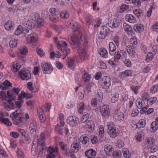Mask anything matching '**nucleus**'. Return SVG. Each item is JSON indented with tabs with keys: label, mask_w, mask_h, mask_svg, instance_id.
I'll return each mask as SVG.
<instances>
[{
	"label": "nucleus",
	"mask_w": 158,
	"mask_h": 158,
	"mask_svg": "<svg viewBox=\"0 0 158 158\" xmlns=\"http://www.w3.org/2000/svg\"><path fill=\"white\" fill-rule=\"evenodd\" d=\"M79 26L77 22H73L72 20L71 22L70 21L67 26L68 28H70L72 30V31L74 32V35H70L68 37L71 46L73 48H75L78 46L80 39L83 41L85 44L88 43L89 40V38L87 35H82L79 29Z\"/></svg>",
	"instance_id": "nucleus-1"
},
{
	"label": "nucleus",
	"mask_w": 158,
	"mask_h": 158,
	"mask_svg": "<svg viewBox=\"0 0 158 158\" xmlns=\"http://www.w3.org/2000/svg\"><path fill=\"white\" fill-rule=\"evenodd\" d=\"M54 41L57 46L60 52H52L50 53V58L53 59L55 57L59 58L62 55L63 56V59H64L67 55L70 53V49L68 48L67 44L65 40L62 37H55L53 38Z\"/></svg>",
	"instance_id": "nucleus-2"
},
{
	"label": "nucleus",
	"mask_w": 158,
	"mask_h": 158,
	"mask_svg": "<svg viewBox=\"0 0 158 158\" xmlns=\"http://www.w3.org/2000/svg\"><path fill=\"white\" fill-rule=\"evenodd\" d=\"M106 127L107 132L110 137L114 138L118 135L119 131L115 127L113 122H109L107 123Z\"/></svg>",
	"instance_id": "nucleus-3"
},
{
	"label": "nucleus",
	"mask_w": 158,
	"mask_h": 158,
	"mask_svg": "<svg viewBox=\"0 0 158 158\" xmlns=\"http://www.w3.org/2000/svg\"><path fill=\"white\" fill-rule=\"evenodd\" d=\"M144 145L152 153L156 152L158 150L157 146L156 144V140L152 137H149L146 139L144 142Z\"/></svg>",
	"instance_id": "nucleus-4"
},
{
	"label": "nucleus",
	"mask_w": 158,
	"mask_h": 158,
	"mask_svg": "<svg viewBox=\"0 0 158 158\" xmlns=\"http://www.w3.org/2000/svg\"><path fill=\"white\" fill-rule=\"evenodd\" d=\"M79 45L76 48L78 47L77 49V52L80 58L82 60L86 59L88 58L89 55L86 48L82 47H79Z\"/></svg>",
	"instance_id": "nucleus-5"
},
{
	"label": "nucleus",
	"mask_w": 158,
	"mask_h": 158,
	"mask_svg": "<svg viewBox=\"0 0 158 158\" xmlns=\"http://www.w3.org/2000/svg\"><path fill=\"white\" fill-rule=\"evenodd\" d=\"M67 122L70 126L74 127L78 125L79 119L78 118L75 116H70L67 118Z\"/></svg>",
	"instance_id": "nucleus-6"
},
{
	"label": "nucleus",
	"mask_w": 158,
	"mask_h": 158,
	"mask_svg": "<svg viewBox=\"0 0 158 158\" xmlns=\"http://www.w3.org/2000/svg\"><path fill=\"white\" fill-rule=\"evenodd\" d=\"M42 69L44 73L50 74L53 70V68L51 64L48 62H43L41 64Z\"/></svg>",
	"instance_id": "nucleus-7"
},
{
	"label": "nucleus",
	"mask_w": 158,
	"mask_h": 158,
	"mask_svg": "<svg viewBox=\"0 0 158 158\" xmlns=\"http://www.w3.org/2000/svg\"><path fill=\"white\" fill-rule=\"evenodd\" d=\"M31 72L28 70L22 69L20 71V78L22 80L28 81L31 78Z\"/></svg>",
	"instance_id": "nucleus-8"
},
{
	"label": "nucleus",
	"mask_w": 158,
	"mask_h": 158,
	"mask_svg": "<svg viewBox=\"0 0 158 158\" xmlns=\"http://www.w3.org/2000/svg\"><path fill=\"white\" fill-rule=\"evenodd\" d=\"M100 112L102 117L106 118L109 117L110 115L109 106L106 105H103L100 107Z\"/></svg>",
	"instance_id": "nucleus-9"
},
{
	"label": "nucleus",
	"mask_w": 158,
	"mask_h": 158,
	"mask_svg": "<svg viewBox=\"0 0 158 158\" xmlns=\"http://www.w3.org/2000/svg\"><path fill=\"white\" fill-rule=\"evenodd\" d=\"M49 154L47 155V158H55L58 155V149L57 147L50 146L48 149Z\"/></svg>",
	"instance_id": "nucleus-10"
},
{
	"label": "nucleus",
	"mask_w": 158,
	"mask_h": 158,
	"mask_svg": "<svg viewBox=\"0 0 158 158\" xmlns=\"http://www.w3.org/2000/svg\"><path fill=\"white\" fill-rule=\"evenodd\" d=\"M38 40V35L34 33L28 35L26 38L27 43L29 44L35 43Z\"/></svg>",
	"instance_id": "nucleus-11"
},
{
	"label": "nucleus",
	"mask_w": 158,
	"mask_h": 158,
	"mask_svg": "<svg viewBox=\"0 0 158 158\" xmlns=\"http://www.w3.org/2000/svg\"><path fill=\"white\" fill-rule=\"evenodd\" d=\"M28 52L27 47L24 46L20 48V63H24L26 60V55Z\"/></svg>",
	"instance_id": "nucleus-12"
},
{
	"label": "nucleus",
	"mask_w": 158,
	"mask_h": 158,
	"mask_svg": "<svg viewBox=\"0 0 158 158\" xmlns=\"http://www.w3.org/2000/svg\"><path fill=\"white\" fill-rule=\"evenodd\" d=\"M101 81L102 86L104 89H107L111 85V80L109 77L106 76L104 77Z\"/></svg>",
	"instance_id": "nucleus-13"
},
{
	"label": "nucleus",
	"mask_w": 158,
	"mask_h": 158,
	"mask_svg": "<svg viewBox=\"0 0 158 158\" xmlns=\"http://www.w3.org/2000/svg\"><path fill=\"white\" fill-rule=\"evenodd\" d=\"M76 141H74L71 144V151L73 153H77L80 147V142L77 137L74 138Z\"/></svg>",
	"instance_id": "nucleus-14"
},
{
	"label": "nucleus",
	"mask_w": 158,
	"mask_h": 158,
	"mask_svg": "<svg viewBox=\"0 0 158 158\" xmlns=\"http://www.w3.org/2000/svg\"><path fill=\"white\" fill-rule=\"evenodd\" d=\"M18 110H16L10 115V117L12 118L14 124L16 125H19L20 123V113H18Z\"/></svg>",
	"instance_id": "nucleus-15"
},
{
	"label": "nucleus",
	"mask_w": 158,
	"mask_h": 158,
	"mask_svg": "<svg viewBox=\"0 0 158 158\" xmlns=\"http://www.w3.org/2000/svg\"><path fill=\"white\" fill-rule=\"evenodd\" d=\"M81 72L82 74V79L83 81L85 82H88L91 78V76L86 72L84 69L83 68L81 69Z\"/></svg>",
	"instance_id": "nucleus-16"
},
{
	"label": "nucleus",
	"mask_w": 158,
	"mask_h": 158,
	"mask_svg": "<svg viewBox=\"0 0 158 158\" xmlns=\"http://www.w3.org/2000/svg\"><path fill=\"white\" fill-rule=\"evenodd\" d=\"M104 150L107 156H111L114 151V148L112 145L108 144L105 146Z\"/></svg>",
	"instance_id": "nucleus-17"
},
{
	"label": "nucleus",
	"mask_w": 158,
	"mask_h": 158,
	"mask_svg": "<svg viewBox=\"0 0 158 158\" xmlns=\"http://www.w3.org/2000/svg\"><path fill=\"white\" fill-rule=\"evenodd\" d=\"M145 137V134L142 131H139L136 132L135 135L136 141L137 142L142 141Z\"/></svg>",
	"instance_id": "nucleus-18"
},
{
	"label": "nucleus",
	"mask_w": 158,
	"mask_h": 158,
	"mask_svg": "<svg viewBox=\"0 0 158 158\" xmlns=\"http://www.w3.org/2000/svg\"><path fill=\"white\" fill-rule=\"evenodd\" d=\"M123 29L128 35H132L134 34V32L132 30V28L128 24L126 23H123Z\"/></svg>",
	"instance_id": "nucleus-19"
},
{
	"label": "nucleus",
	"mask_w": 158,
	"mask_h": 158,
	"mask_svg": "<svg viewBox=\"0 0 158 158\" xmlns=\"http://www.w3.org/2000/svg\"><path fill=\"white\" fill-rule=\"evenodd\" d=\"M7 98L8 99L7 100V102L11 106H13V107L14 108V103L12 102L14 99V94L12 93V91H8L7 92Z\"/></svg>",
	"instance_id": "nucleus-20"
},
{
	"label": "nucleus",
	"mask_w": 158,
	"mask_h": 158,
	"mask_svg": "<svg viewBox=\"0 0 158 158\" xmlns=\"http://www.w3.org/2000/svg\"><path fill=\"white\" fill-rule=\"evenodd\" d=\"M85 127L87 130L89 132H92L94 128V123L92 120H88L86 122Z\"/></svg>",
	"instance_id": "nucleus-21"
},
{
	"label": "nucleus",
	"mask_w": 158,
	"mask_h": 158,
	"mask_svg": "<svg viewBox=\"0 0 158 158\" xmlns=\"http://www.w3.org/2000/svg\"><path fill=\"white\" fill-rule=\"evenodd\" d=\"M115 116L117 119L119 121H123L124 118V113L120 110L116 109L115 111Z\"/></svg>",
	"instance_id": "nucleus-22"
},
{
	"label": "nucleus",
	"mask_w": 158,
	"mask_h": 158,
	"mask_svg": "<svg viewBox=\"0 0 158 158\" xmlns=\"http://www.w3.org/2000/svg\"><path fill=\"white\" fill-rule=\"evenodd\" d=\"M35 23L31 20L29 19L26 20L25 22H23V25L26 28H28L29 29H31L34 27L35 26Z\"/></svg>",
	"instance_id": "nucleus-23"
},
{
	"label": "nucleus",
	"mask_w": 158,
	"mask_h": 158,
	"mask_svg": "<svg viewBox=\"0 0 158 158\" xmlns=\"http://www.w3.org/2000/svg\"><path fill=\"white\" fill-rule=\"evenodd\" d=\"M31 133L34 136L36 134V131L37 127V124L35 121L31 122L29 126Z\"/></svg>",
	"instance_id": "nucleus-24"
},
{
	"label": "nucleus",
	"mask_w": 158,
	"mask_h": 158,
	"mask_svg": "<svg viewBox=\"0 0 158 158\" xmlns=\"http://www.w3.org/2000/svg\"><path fill=\"white\" fill-rule=\"evenodd\" d=\"M108 31V29L106 26H103L101 27V31L100 32L99 38L100 39H103L105 38L106 32Z\"/></svg>",
	"instance_id": "nucleus-25"
},
{
	"label": "nucleus",
	"mask_w": 158,
	"mask_h": 158,
	"mask_svg": "<svg viewBox=\"0 0 158 158\" xmlns=\"http://www.w3.org/2000/svg\"><path fill=\"white\" fill-rule=\"evenodd\" d=\"M12 84L10 83L7 80H6L2 84L0 85V88L1 89L6 90L9 89V87H11Z\"/></svg>",
	"instance_id": "nucleus-26"
},
{
	"label": "nucleus",
	"mask_w": 158,
	"mask_h": 158,
	"mask_svg": "<svg viewBox=\"0 0 158 158\" xmlns=\"http://www.w3.org/2000/svg\"><path fill=\"white\" fill-rule=\"evenodd\" d=\"M135 103L137 108L139 109L147 106L145 101L140 98H138L136 100Z\"/></svg>",
	"instance_id": "nucleus-27"
},
{
	"label": "nucleus",
	"mask_w": 158,
	"mask_h": 158,
	"mask_svg": "<svg viewBox=\"0 0 158 158\" xmlns=\"http://www.w3.org/2000/svg\"><path fill=\"white\" fill-rule=\"evenodd\" d=\"M144 26L141 23H138L134 25V29L137 33H141L144 29Z\"/></svg>",
	"instance_id": "nucleus-28"
},
{
	"label": "nucleus",
	"mask_w": 158,
	"mask_h": 158,
	"mask_svg": "<svg viewBox=\"0 0 158 158\" xmlns=\"http://www.w3.org/2000/svg\"><path fill=\"white\" fill-rule=\"evenodd\" d=\"M120 22L119 20L116 19H114L110 21L109 23L110 27L112 28L117 27L120 25Z\"/></svg>",
	"instance_id": "nucleus-29"
},
{
	"label": "nucleus",
	"mask_w": 158,
	"mask_h": 158,
	"mask_svg": "<svg viewBox=\"0 0 158 158\" xmlns=\"http://www.w3.org/2000/svg\"><path fill=\"white\" fill-rule=\"evenodd\" d=\"M20 134L21 135L22 140L28 142H30V139L28 134L26 133L23 129H20Z\"/></svg>",
	"instance_id": "nucleus-30"
},
{
	"label": "nucleus",
	"mask_w": 158,
	"mask_h": 158,
	"mask_svg": "<svg viewBox=\"0 0 158 158\" xmlns=\"http://www.w3.org/2000/svg\"><path fill=\"white\" fill-rule=\"evenodd\" d=\"M85 155L89 158H94L96 155V152L94 150L90 149L85 152Z\"/></svg>",
	"instance_id": "nucleus-31"
},
{
	"label": "nucleus",
	"mask_w": 158,
	"mask_h": 158,
	"mask_svg": "<svg viewBox=\"0 0 158 158\" xmlns=\"http://www.w3.org/2000/svg\"><path fill=\"white\" fill-rule=\"evenodd\" d=\"M125 19L126 21L131 23H135L136 22L135 17L133 15L131 14L126 15L125 16Z\"/></svg>",
	"instance_id": "nucleus-32"
},
{
	"label": "nucleus",
	"mask_w": 158,
	"mask_h": 158,
	"mask_svg": "<svg viewBox=\"0 0 158 158\" xmlns=\"http://www.w3.org/2000/svg\"><path fill=\"white\" fill-rule=\"evenodd\" d=\"M126 50L129 56L134 57L136 55L134 49L131 46H127L126 47Z\"/></svg>",
	"instance_id": "nucleus-33"
},
{
	"label": "nucleus",
	"mask_w": 158,
	"mask_h": 158,
	"mask_svg": "<svg viewBox=\"0 0 158 158\" xmlns=\"http://www.w3.org/2000/svg\"><path fill=\"white\" fill-rule=\"evenodd\" d=\"M38 115L41 122L43 123L45 120V117L44 114V111L40 107L37 108Z\"/></svg>",
	"instance_id": "nucleus-34"
},
{
	"label": "nucleus",
	"mask_w": 158,
	"mask_h": 158,
	"mask_svg": "<svg viewBox=\"0 0 158 158\" xmlns=\"http://www.w3.org/2000/svg\"><path fill=\"white\" fill-rule=\"evenodd\" d=\"M109 52L111 55H114L116 53V48L115 44L113 42H110L109 44Z\"/></svg>",
	"instance_id": "nucleus-35"
},
{
	"label": "nucleus",
	"mask_w": 158,
	"mask_h": 158,
	"mask_svg": "<svg viewBox=\"0 0 158 158\" xmlns=\"http://www.w3.org/2000/svg\"><path fill=\"white\" fill-rule=\"evenodd\" d=\"M40 15L36 13H31L29 15V19L32 21L35 24L36 22L39 17Z\"/></svg>",
	"instance_id": "nucleus-36"
},
{
	"label": "nucleus",
	"mask_w": 158,
	"mask_h": 158,
	"mask_svg": "<svg viewBox=\"0 0 158 158\" xmlns=\"http://www.w3.org/2000/svg\"><path fill=\"white\" fill-rule=\"evenodd\" d=\"M32 97V94L26 93L23 91H22L20 93V104H21V102H23L21 98H26V99H28L31 98Z\"/></svg>",
	"instance_id": "nucleus-37"
},
{
	"label": "nucleus",
	"mask_w": 158,
	"mask_h": 158,
	"mask_svg": "<svg viewBox=\"0 0 158 158\" xmlns=\"http://www.w3.org/2000/svg\"><path fill=\"white\" fill-rule=\"evenodd\" d=\"M67 62L68 67L72 69H74L76 67V64L75 62L73 59L70 58L67 60Z\"/></svg>",
	"instance_id": "nucleus-38"
},
{
	"label": "nucleus",
	"mask_w": 158,
	"mask_h": 158,
	"mask_svg": "<svg viewBox=\"0 0 158 158\" xmlns=\"http://www.w3.org/2000/svg\"><path fill=\"white\" fill-rule=\"evenodd\" d=\"M125 2L127 4L133 3L138 7L141 6V2L139 0H125Z\"/></svg>",
	"instance_id": "nucleus-39"
},
{
	"label": "nucleus",
	"mask_w": 158,
	"mask_h": 158,
	"mask_svg": "<svg viewBox=\"0 0 158 158\" xmlns=\"http://www.w3.org/2000/svg\"><path fill=\"white\" fill-rule=\"evenodd\" d=\"M132 71L131 70H127L121 73V76L122 77H125L131 75Z\"/></svg>",
	"instance_id": "nucleus-40"
},
{
	"label": "nucleus",
	"mask_w": 158,
	"mask_h": 158,
	"mask_svg": "<svg viewBox=\"0 0 158 158\" xmlns=\"http://www.w3.org/2000/svg\"><path fill=\"white\" fill-rule=\"evenodd\" d=\"M129 6L125 4H122L117 9V11L119 13H123L129 8Z\"/></svg>",
	"instance_id": "nucleus-41"
},
{
	"label": "nucleus",
	"mask_w": 158,
	"mask_h": 158,
	"mask_svg": "<svg viewBox=\"0 0 158 158\" xmlns=\"http://www.w3.org/2000/svg\"><path fill=\"white\" fill-rule=\"evenodd\" d=\"M99 54L102 57L106 58L108 56V54L106 49L104 48H101L99 50Z\"/></svg>",
	"instance_id": "nucleus-42"
},
{
	"label": "nucleus",
	"mask_w": 158,
	"mask_h": 158,
	"mask_svg": "<svg viewBox=\"0 0 158 158\" xmlns=\"http://www.w3.org/2000/svg\"><path fill=\"white\" fill-rule=\"evenodd\" d=\"M84 103L82 102L78 103L77 105V109L79 113L80 114H82L84 112V110L85 108H84Z\"/></svg>",
	"instance_id": "nucleus-43"
},
{
	"label": "nucleus",
	"mask_w": 158,
	"mask_h": 158,
	"mask_svg": "<svg viewBox=\"0 0 158 158\" xmlns=\"http://www.w3.org/2000/svg\"><path fill=\"white\" fill-rule=\"evenodd\" d=\"M146 124V121L144 119H140L136 125V128H143Z\"/></svg>",
	"instance_id": "nucleus-44"
},
{
	"label": "nucleus",
	"mask_w": 158,
	"mask_h": 158,
	"mask_svg": "<svg viewBox=\"0 0 158 158\" xmlns=\"http://www.w3.org/2000/svg\"><path fill=\"white\" fill-rule=\"evenodd\" d=\"M119 97V94L117 93H115L112 94L110 99L111 102L113 103L116 102L118 100Z\"/></svg>",
	"instance_id": "nucleus-45"
},
{
	"label": "nucleus",
	"mask_w": 158,
	"mask_h": 158,
	"mask_svg": "<svg viewBox=\"0 0 158 158\" xmlns=\"http://www.w3.org/2000/svg\"><path fill=\"white\" fill-rule=\"evenodd\" d=\"M158 129V124L157 123L155 122H153L151 126V131L152 133H154Z\"/></svg>",
	"instance_id": "nucleus-46"
},
{
	"label": "nucleus",
	"mask_w": 158,
	"mask_h": 158,
	"mask_svg": "<svg viewBox=\"0 0 158 158\" xmlns=\"http://www.w3.org/2000/svg\"><path fill=\"white\" fill-rule=\"evenodd\" d=\"M112 156L113 158H120L121 156V152L118 150L114 151Z\"/></svg>",
	"instance_id": "nucleus-47"
},
{
	"label": "nucleus",
	"mask_w": 158,
	"mask_h": 158,
	"mask_svg": "<svg viewBox=\"0 0 158 158\" xmlns=\"http://www.w3.org/2000/svg\"><path fill=\"white\" fill-rule=\"evenodd\" d=\"M80 142L83 144H86L89 142V139L85 135H82L80 137Z\"/></svg>",
	"instance_id": "nucleus-48"
},
{
	"label": "nucleus",
	"mask_w": 158,
	"mask_h": 158,
	"mask_svg": "<svg viewBox=\"0 0 158 158\" xmlns=\"http://www.w3.org/2000/svg\"><path fill=\"white\" fill-rule=\"evenodd\" d=\"M89 117V115L88 113L85 112L84 113L81 118V122L82 123H84L87 121Z\"/></svg>",
	"instance_id": "nucleus-49"
},
{
	"label": "nucleus",
	"mask_w": 158,
	"mask_h": 158,
	"mask_svg": "<svg viewBox=\"0 0 158 158\" xmlns=\"http://www.w3.org/2000/svg\"><path fill=\"white\" fill-rule=\"evenodd\" d=\"M44 23V21L43 19L39 16L35 22V24H36L38 26L40 27L43 26Z\"/></svg>",
	"instance_id": "nucleus-50"
},
{
	"label": "nucleus",
	"mask_w": 158,
	"mask_h": 158,
	"mask_svg": "<svg viewBox=\"0 0 158 158\" xmlns=\"http://www.w3.org/2000/svg\"><path fill=\"white\" fill-rule=\"evenodd\" d=\"M99 135L102 138L104 137L105 133L103 127L102 125H100L99 127L98 130Z\"/></svg>",
	"instance_id": "nucleus-51"
},
{
	"label": "nucleus",
	"mask_w": 158,
	"mask_h": 158,
	"mask_svg": "<svg viewBox=\"0 0 158 158\" xmlns=\"http://www.w3.org/2000/svg\"><path fill=\"white\" fill-rule=\"evenodd\" d=\"M60 15V17L62 19H67L69 16V13L66 10H64L61 12Z\"/></svg>",
	"instance_id": "nucleus-52"
},
{
	"label": "nucleus",
	"mask_w": 158,
	"mask_h": 158,
	"mask_svg": "<svg viewBox=\"0 0 158 158\" xmlns=\"http://www.w3.org/2000/svg\"><path fill=\"white\" fill-rule=\"evenodd\" d=\"M13 23L11 21H8L5 24V27L7 30H11V28L13 27Z\"/></svg>",
	"instance_id": "nucleus-53"
},
{
	"label": "nucleus",
	"mask_w": 158,
	"mask_h": 158,
	"mask_svg": "<svg viewBox=\"0 0 158 158\" xmlns=\"http://www.w3.org/2000/svg\"><path fill=\"white\" fill-rule=\"evenodd\" d=\"M123 152L124 156L125 158H129L131 155L129 153L128 149L126 148H123L122 149Z\"/></svg>",
	"instance_id": "nucleus-54"
},
{
	"label": "nucleus",
	"mask_w": 158,
	"mask_h": 158,
	"mask_svg": "<svg viewBox=\"0 0 158 158\" xmlns=\"http://www.w3.org/2000/svg\"><path fill=\"white\" fill-rule=\"evenodd\" d=\"M96 97L99 102L102 101L103 98V94L102 92L100 90H98Z\"/></svg>",
	"instance_id": "nucleus-55"
},
{
	"label": "nucleus",
	"mask_w": 158,
	"mask_h": 158,
	"mask_svg": "<svg viewBox=\"0 0 158 158\" xmlns=\"http://www.w3.org/2000/svg\"><path fill=\"white\" fill-rule=\"evenodd\" d=\"M29 32V30L26 28H23L22 26H20V36H24Z\"/></svg>",
	"instance_id": "nucleus-56"
},
{
	"label": "nucleus",
	"mask_w": 158,
	"mask_h": 158,
	"mask_svg": "<svg viewBox=\"0 0 158 158\" xmlns=\"http://www.w3.org/2000/svg\"><path fill=\"white\" fill-rule=\"evenodd\" d=\"M55 131L56 132L59 134L61 135L63 134L62 128L58 124H57L55 127Z\"/></svg>",
	"instance_id": "nucleus-57"
},
{
	"label": "nucleus",
	"mask_w": 158,
	"mask_h": 158,
	"mask_svg": "<svg viewBox=\"0 0 158 158\" xmlns=\"http://www.w3.org/2000/svg\"><path fill=\"white\" fill-rule=\"evenodd\" d=\"M153 58V54L151 52H149L146 56L145 60L147 62H149L152 60Z\"/></svg>",
	"instance_id": "nucleus-58"
},
{
	"label": "nucleus",
	"mask_w": 158,
	"mask_h": 158,
	"mask_svg": "<svg viewBox=\"0 0 158 158\" xmlns=\"http://www.w3.org/2000/svg\"><path fill=\"white\" fill-rule=\"evenodd\" d=\"M157 100V98L155 97L151 98L147 100V104L149 105H152L155 103Z\"/></svg>",
	"instance_id": "nucleus-59"
},
{
	"label": "nucleus",
	"mask_w": 158,
	"mask_h": 158,
	"mask_svg": "<svg viewBox=\"0 0 158 158\" xmlns=\"http://www.w3.org/2000/svg\"><path fill=\"white\" fill-rule=\"evenodd\" d=\"M87 89H88V92H90L91 89H96V86L95 84L93 82H91L87 86Z\"/></svg>",
	"instance_id": "nucleus-60"
},
{
	"label": "nucleus",
	"mask_w": 158,
	"mask_h": 158,
	"mask_svg": "<svg viewBox=\"0 0 158 158\" xmlns=\"http://www.w3.org/2000/svg\"><path fill=\"white\" fill-rule=\"evenodd\" d=\"M130 43L134 46L137 45L138 42L136 37L135 36L132 37L130 40Z\"/></svg>",
	"instance_id": "nucleus-61"
},
{
	"label": "nucleus",
	"mask_w": 158,
	"mask_h": 158,
	"mask_svg": "<svg viewBox=\"0 0 158 158\" xmlns=\"http://www.w3.org/2000/svg\"><path fill=\"white\" fill-rule=\"evenodd\" d=\"M20 122H22V119L24 118L25 121L27 120L29 118V116L27 114H25L24 115L23 113H20Z\"/></svg>",
	"instance_id": "nucleus-62"
},
{
	"label": "nucleus",
	"mask_w": 158,
	"mask_h": 158,
	"mask_svg": "<svg viewBox=\"0 0 158 158\" xmlns=\"http://www.w3.org/2000/svg\"><path fill=\"white\" fill-rule=\"evenodd\" d=\"M123 61L125 65L127 67L130 68L131 66V62L129 59L125 58V60L123 59Z\"/></svg>",
	"instance_id": "nucleus-63"
},
{
	"label": "nucleus",
	"mask_w": 158,
	"mask_h": 158,
	"mask_svg": "<svg viewBox=\"0 0 158 158\" xmlns=\"http://www.w3.org/2000/svg\"><path fill=\"white\" fill-rule=\"evenodd\" d=\"M150 91L152 94H155L158 91V85H156L152 86L150 89Z\"/></svg>",
	"instance_id": "nucleus-64"
}]
</instances>
